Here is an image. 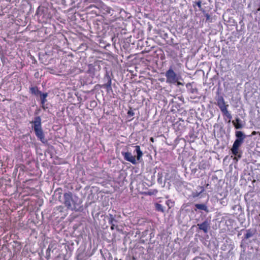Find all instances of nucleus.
Masks as SVG:
<instances>
[{
	"label": "nucleus",
	"instance_id": "5",
	"mask_svg": "<svg viewBox=\"0 0 260 260\" xmlns=\"http://www.w3.org/2000/svg\"><path fill=\"white\" fill-rule=\"evenodd\" d=\"M167 82L169 83H175L179 79L176 74L172 69H170L166 73Z\"/></svg>",
	"mask_w": 260,
	"mask_h": 260
},
{
	"label": "nucleus",
	"instance_id": "29",
	"mask_svg": "<svg viewBox=\"0 0 260 260\" xmlns=\"http://www.w3.org/2000/svg\"><path fill=\"white\" fill-rule=\"evenodd\" d=\"M150 140H151V141L153 142V138H151Z\"/></svg>",
	"mask_w": 260,
	"mask_h": 260
},
{
	"label": "nucleus",
	"instance_id": "4",
	"mask_svg": "<svg viewBox=\"0 0 260 260\" xmlns=\"http://www.w3.org/2000/svg\"><path fill=\"white\" fill-rule=\"evenodd\" d=\"M217 105L220 108L224 115L229 119V121L232 118L231 114L228 110V105H225L224 99L222 96H219L217 99Z\"/></svg>",
	"mask_w": 260,
	"mask_h": 260
},
{
	"label": "nucleus",
	"instance_id": "28",
	"mask_svg": "<svg viewBox=\"0 0 260 260\" xmlns=\"http://www.w3.org/2000/svg\"><path fill=\"white\" fill-rule=\"evenodd\" d=\"M177 84H178V85H181V84H182L180 82H178V81H177Z\"/></svg>",
	"mask_w": 260,
	"mask_h": 260
},
{
	"label": "nucleus",
	"instance_id": "22",
	"mask_svg": "<svg viewBox=\"0 0 260 260\" xmlns=\"http://www.w3.org/2000/svg\"><path fill=\"white\" fill-rule=\"evenodd\" d=\"M127 114L129 115V116H132L134 115V113L133 111L132 110H129L127 112Z\"/></svg>",
	"mask_w": 260,
	"mask_h": 260
},
{
	"label": "nucleus",
	"instance_id": "18",
	"mask_svg": "<svg viewBox=\"0 0 260 260\" xmlns=\"http://www.w3.org/2000/svg\"><path fill=\"white\" fill-rule=\"evenodd\" d=\"M50 250H51V248L50 247V245L49 246L48 248H47V250H46V258L47 259H49V257H50Z\"/></svg>",
	"mask_w": 260,
	"mask_h": 260
},
{
	"label": "nucleus",
	"instance_id": "14",
	"mask_svg": "<svg viewBox=\"0 0 260 260\" xmlns=\"http://www.w3.org/2000/svg\"><path fill=\"white\" fill-rule=\"evenodd\" d=\"M106 76L108 78V82L106 84H104L103 86H105L107 88V90L108 91L109 90L112 89L111 79L110 76L108 74L106 75Z\"/></svg>",
	"mask_w": 260,
	"mask_h": 260
},
{
	"label": "nucleus",
	"instance_id": "21",
	"mask_svg": "<svg viewBox=\"0 0 260 260\" xmlns=\"http://www.w3.org/2000/svg\"><path fill=\"white\" fill-rule=\"evenodd\" d=\"M201 3L202 2L200 1L196 2V5L198 6L200 9H201Z\"/></svg>",
	"mask_w": 260,
	"mask_h": 260
},
{
	"label": "nucleus",
	"instance_id": "3",
	"mask_svg": "<svg viewBox=\"0 0 260 260\" xmlns=\"http://www.w3.org/2000/svg\"><path fill=\"white\" fill-rule=\"evenodd\" d=\"M237 139L235 141L233 147L231 149L232 153L235 155H237L238 153L239 147L243 143L246 136L241 131H236L235 134Z\"/></svg>",
	"mask_w": 260,
	"mask_h": 260
},
{
	"label": "nucleus",
	"instance_id": "17",
	"mask_svg": "<svg viewBox=\"0 0 260 260\" xmlns=\"http://www.w3.org/2000/svg\"><path fill=\"white\" fill-rule=\"evenodd\" d=\"M156 209L158 211H162V206L161 205L156 203L155 204Z\"/></svg>",
	"mask_w": 260,
	"mask_h": 260
},
{
	"label": "nucleus",
	"instance_id": "30",
	"mask_svg": "<svg viewBox=\"0 0 260 260\" xmlns=\"http://www.w3.org/2000/svg\"><path fill=\"white\" fill-rule=\"evenodd\" d=\"M147 194H151L150 192H148Z\"/></svg>",
	"mask_w": 260,
	"mask_h": 260
},
{
	"label": "nucleus",
	"instance_id": "1",
	"mask_svg": "<svg viewBox=\"0 0 260 260\" xmlns=\"http://www.w3.org/2000/svg\"><path fill=\"white\" fill-rule=\"evenodd\" d=\"M81 203L80 199L70 191L63 194V204L68 210L79 211Z\"/></svg>",
	"mask_w": 260,
	"mask_h": 260
},
{
	"label": "nucleus",
	"instance_id": "15",
	"mask_svg": "<svg viewBox=\"0 0 260 260\" xmlns=\"http://www.w3.org/2000/svg\"><path fill=\"white\" fill-rule=\"evenodd\" d=\"M237 123L236 124L234 121H233V123L234 124L235 127L236 129H240L242 127V125L239 123V122L241 121L239 118H237L236 119Z\"/></svg>",
	"mask_w": 260,
	"mask_h": 260
},
{
	"label": "nucleus",
	"instance_id": "33",
	"mask_svg": "<svg viewBox=\"0 0 260 260\" xmlns=\"http://www.w3.org/2000/svg\"><path fill=\"white\" fill-rule=\"evenodd\" d=\"M105 260H106V259L105 258Z\"/></svg>",
	"mask_w": 260,
	"mask_h": 260
},
{
	"label": "nucleus",
	"instance_id": "13",
	"mask_svg": "<svg viewBox=\"0 0 260 260\" xmlns=\"http://www.w3.org/2000/svg\"><path fill=\"white\" fill-rule=\"evenodd\" d=\"M196 207L198 209L202 210L205 211L206 212H208V208L206 205L203 204H197L195 205Z\"/></svg>",
	"mask_w": 260,
	"mask_h": 260
},
{
	"label": "nucleus",
	"instance_id": "20",
	"mask_svg": "<svg viewBox=\"0 0 260 260\" xmlns=\"http://www.w3.org/2000/svg\"><path fill=\"white\" fill-rule=\"evenodd\" d=\"M166 204L168 206L169 208H171V207L173 206V202H171V201H168L167 202H166Z\"/></svg>",
	"mask_w": 260,
	"mask_h": 260
},
{
	"label": "nucleus",
	"instance_id": "10",
	"mask_svg": "<svg viewBox=\"0 0 260 260\" xmlns=\"http://www.w3.org/2000/svg\"><path fill=\"white\" fill-rule=\"evenodd\" d=\"M95 69L93 64H90L88 65L87 73L89 74L92 77L95 75Z\"/></svg>",
	"mask_w": 260,
	"mask_h": 260
},
{
	"label": "nucleus",
	"instance_id": "32",
	"mask_svg": "<svg viewBox=\"0 0 260 260\" xmlns=\"http://www.w3.org/2000/svg\"><path fill=\"white\" fill-rule=\"evenodd\" d=\"M114 260H117V258H116V259H115Z\"/></svg>",
	"mask_w": 260,
	"mask_h": 260
},
{
	"label": "nucleus",
	"instance_id": "8",
	"mask_svg": "<svg viewBox=\"0 0 260 260\" xmlns=\"http://www.w3.org/2000/svg\"><path fill=\"white\" fill-rule=\"evenodd\" d=\"M116 214H113L112 213L109 214L107 217L109 224L115 223L117 222V220L116 219Z\"/></svg>",
	"mask_w": 260,
	"mask_h": 260
},
{
	"label": "nucleus",
	"instance_id": "25",
	"mask_svg": "<svg viewBox=\"0 0 260 260\" xmlns=\"http://www.w3.org/2000/svg\"><path fill=\"white\" fill-rule=\"evenodd\" d=\"M158 181L160 182H161V177H159L158 178Z\"/></svg>",
	"mask_w": 260,
	"mask_h": 260
},
{
	"label": "nucleus",
	"instance_id": "27",
	"mask_svg": "<svg viewBox=\"0 0 260 260\" xmlns=\"http://www.w3.org/2000/svg\"><path fill=\"white\" fill-rule=\"evenodd\" d=\"M159 56H160V59L161 60H162V54H160L159 55Z\"/></svg>",
	"mask_w": 260,
	"mask_h": 260
},
{
	"label": "nucleus",
	"instance_id": "26",
	"mask_svg": "<svg viewBox=\"0 0 260 260\" xmlns=\"http://www.w3.org/2000/svg\"><path fill=\"white\" fill-rule=\"evenodd\" d=\"M195 91H197V89H192V90H191V92L193 93V92H194Z\"/></svg>",
	"mask_w": 260,
	"mask_h": 260
},
{
	"label": "nucleus",
	"instance_id": "9",
	"mask_svg": "<svg viewBox=\"0 0 260 260\" xmlns=\"http://www.w3.org/2000/svg\"><path fill=\"white\" fill-rule=\"evenodd\" d=\"M135 152L137 153V159L138 160H139L142 156H143V152L140 149V147L138 145H136L135 146Z\"/></svg>",
	"mask_w": 260,
	"mask_h": 260
},
{
	"label": "nucleus",
	"instance_id": "16",
	"mask_svg": "<svg viewBox=\"0 0 260 260\" xmlns=\"http://www.w3.org/2000/svg\"><path fill=\"white\" fill-rule=\"evenodd\" d=\"M253 235V233L250 230H248L246 231V234L245 235V239H248L251 237Z\"/></svg>",
	"mask_w": 260,
	"mask_h": 260
},
{
	"label": "nucleus",
	"instance_id": "2",
	"mask_svg": "<svg viewBox=\"0 0 260 260\" xmlns=\"http://www.w3.org/2000/svg\"><path fill=\"white\" fill-rule=\"evenodd\" d=\"M34 124L33 128L36 136L42 143H45L47 142L45 139L44 134L41 126V118L40 116H36L34 120L31 122Z\"/></svg>",
	"mask_w": 260,
	"mask_h": 260
},
{
	"label": "nucleus",
	"instance_id": "12",
	"mask_svg": "<svg viewBox=\"0 0 260 260\" xmlns=\"http://www.w3.org/2000/svg\"><path fill=\"white\" fill-rule=\"evenodd\" d=\"M30 91L31 94L35 95H38L41 94V91L38 89L37 86L31 87L30 88Z\"/></svg>",
	"mask_w": 260,
	"mask_h": 260
},
{
	"label": "nucleus",
	"instance_id": "24",
	"mask_svg": "<svg viewBox=\"0 0 260 260\" xmlns=\"http://www.w3.org/2000/svg\"><path fill=\"white\" fill-rule=\"evenodd\" d=\"M256 134H257V132H255V131H253V132L252 133L251 135L254 136V135H255Z\"/></svg>",
	"mask_w": 260,
	"mask_h": 260
},
{
	"label": "nucleus",
	"instance_id": "6",
	"mask_svg": "<svg viewBox=\"0 0 260 260\" xmlns=\"http://www.w3.org/2000/svg\"><path fill=\"white\" fill-rule=\"evenodd\" d=\"M121 154L125 160L129 161L134 165L137 164L135 156H133L131 152H122Z\"/></svg>",
	"mask_w": 260,
	"mask_h": 260
},
{
	"label": "nucleus",
	"instance_id": "31",
	"mask_svg": "<svg viewBox=\"0 0 260 260\" xmlns=\"http://www.w3.org/2000/svg\"><path fill=\"white\" fill-rule=\"evenodd\" d=\"M258 11H260V7L258 9Z\"/></svg>",
	"mask_w": 260,
	"mask_h": 260
},
{
	"label": "nucleus",
	"instance_id": "11",
	"mask_svg": "<svg viewBox=\"0 0 260 260\" xmlns=\"http://www.w3.org/2000/svg\"><path fill=\"white\" fill-rule=\"evenodd\" d=\"M40 95L41 98V104L43 105L42 107L43 108H45L43 105L45 104V103L47 101L46 98L48 96L47 93H42L41 92V94H39Z\"/></svg>",
	"mask_w": 260,
	"mask_h": 260
},
{
	"label": "nucleus",
	"instance_id": "7",
	"mask_svg": "<svg viewBox=\"0 0 260 260\" xmlns=\"http://www.w3.org/2000/svg\"><path fill=\"white\" fill-rule=\"evenodd\" d=\"M197 225L199 227V229L203 231L205 233H207L208 232L209 228V223L208 221L205 220L202 223L198 224Z\"/></svg>",
	"mask_w": 260,
	"mask_h": 260
},
{
	"label": "nucleus",
	"instance_id": "23",
	"mask_svg": "<svg viewBox=\"0 0 260 260\" xmlns=\"http://www.w3.org/2000/svg\"><path fill=\"white\" fill-rule=\"evenodd\" d=\"M109 257H108V260H112V256L110 253H108Z\"/></svg>",
	"mask_w": 260,
	"mask_h": 260
},
{
	"label": "nucleus",
	"instance_id": "19",
	"mask_svg": "<svg viewBox=\"0 0 260 260\" xmlns=\"http://www.w3.org/2000/svg\"><path fill=\"white\" fill-rule=\"evenodd\" d=\"M111 224V229L112 230H114L115 229H116L117 231L119 230L118 229V226L117 225H115V223H112V224Z\"/></svg>",
	"mask_w": 260,
	"mask_h": 260
}]
</instances>
